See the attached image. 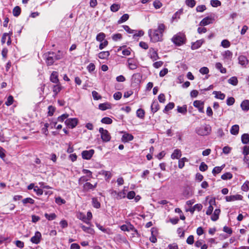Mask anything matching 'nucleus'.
Segmentation results:
<instances>
[{"label": "nucleus", "mask_w": 249, "mask_h": 249, "mask_svg": "<svg viewBox=\"0 0 249 249\" xmlns=\"http://www.w3.org/2000/svg\"><path fill=\"white\" fill-rule=\"evenodd\" d=\"M165 29L166 27L164 24L159 23L157 29H149L148 34L151 41L157 42L162 41L163 34Z\"/></svg>", "instance_id": "f257e3e1"}, {"label": "nucleus", "mask_w": 249, "mask_h": 249, "mask_svg": "<svg viewBox=\"0 0 249 249\" xmlns=\"http://www.w3.org/2000/svg\"><path fill=\"white\" fill-rule=\"evenodd\" d=\"M47 66H52L55 60L61 58L62 56L59 54H56L53 52H48L43 54Z\"/></svg>", "instance_id": "f03ea898"}, {"label": "nucleus", "mask_w": 249, "mask_h": 249, "mask_svg": "<svg viewBox=\"0 0 249 249\" xmlns=\"http://www.w3.org/2000/svg\"><path fill=\"white\" fill-rule=\"evenodd\" d=\"M185 36L183 33H179L173 36L172 42L177 46H179L185 42Z\"/></svg>", "instance_id": "7ed1b4c3"}, {"label": "nucleus", "mask_w": 249, "mask_h": 249, "mask_svg": "<svg viewBox=\"0 0 249 249\" xmlns=\"http://www.w3.org/2000/svg\"><path fill=\"white\" fill-rule=\"evenodd\" d=\"M99 132L101 134V139L104 142H108L111 139V136L108 131L102 127L99 128Z\"/></svg>", "instance_id": "20e7f679"}, {"label": "nucleus", "mask_w": 249, "mask_h": 249, "mask_svg": "<svg viewBox=\"0 0 249 249\" xmlns=\"http://www.w3.org/2000/svg\"><path fill=\"white\" fill-rule=\"evenodd\" d=\"M78 120L77 118H69L65 121V124L70 128H74L78 124Z\"/></svg>", "instance_id": "39448f33"}, {"label": "nucleus", "mask_w": 249, "mask_h": 249, "mask_svg": "<svg viewBox=\"0 0 249 249\" xmlns=\"http://www.w3.org/2000/svg\"><path fill=\"white\" fill-rule=\"evenodd\" d=\"M94 153L93 149H90L89 150H85L82 152V157L83 159L85 160H89L92 157Z\"/></svg>", "instance_id": "423d86ee"}, {"label": "nucleus", "mask_w": 249, "mask_h": 249, "mask_svg": "<svg viewBox=\"0 0 249 249\" xmlns=\"http://www.w3.org/2000/svg\"><path fill=\"white\" fill-rule=\"evenodd\" d=\"M194 106L198 108V111L201 113H204V102L200 100H196L193 103Z\"/></svg>", "instance_id": "0eeeda50"}, {"label": "nucleus", "mask_w": 249, "mask_h": 249, "mask_svg": "<svg viewBox=\"0 0 249 249\" xmlns=\"http://www.w3.org/2000/svg\"><path fill=\"white\" fill-rule=\"evenodd\" d=\"M238 63L243 67H246L249 63V60L246 56L244 55H240L238 58Z\"/></svg>", "instance_id": "6e6552de"}, {"label": "nucleus", "mask_w": 249, "mask_h": 249, "mask_svg": "<svg viewBox=\"0 0 249 249\" xmlns=\"http://www.w3.org/2000/svg\"><path fill=\"white\" fill-rule=\"evenodd\" d=\"M50 80L53 83L59 84L58 72L56 71H53L51 74Z\"/></svg>", "instance_id": "1a4fd4ad"}, {"label": "nucleus", "mask_w": 249, "mask_h": 249, "mask_svg": "<svg viewBox=\"0 0 249 249\" xmlns=\"http://www.w3.org/2000/svg\"><path fill=\"white\" fill-rule=\"evenodd\" d=\"M134 139L133 136L129 133L124 132L123 135L121 140L122 142L125 143L128 142L129 141H132Z\"/></svg>", "instance_id": "9d476101"}, {"label": "nucleus", "mask_w": 249, "mask_h": 249, "mask_svg": "<svg viewBox=\"0 0 249 249\" xmlns=\"http://www.w3.org/2000/svg\"><path fill=\"white\" fill-rule=\"evenodd\" d=\"M242 198L243 196L240 195H235L230 196H226L225 197L226 200L227 202L233 201L236 200H242Z\"/></svg>", "instance_id": "9b49d317"}, {"label": "nucleus", "mask_w": 249, "mask_h": 249, "mask_svg": "<svg viewBox=\"0 0 249 249\" xmlns=\"http://www.w3.org/2000/svg\"><path fill=\"white\" fill-rule=\"evenodd\" d=\"M213 20H214V18H211V17H207L204 18L200 22L199 25L200 26H204L207 25H208V24H209L210 23H213Z\"/></svg>", "instance_id": "f8f14e48"}, {"label": "nucleus", "mask_w": 249, "mask_h": 249, "mask_svg": "<svg viewBox=\"0 0 249 249\" xmlns=\"http://www.w3.org/2000/svg\"><path fill=\"white\" fill-rule=\"evenodd\" d=\"M97 183L92 185L90 182H86L83 185V190L87 192L90 190H93L97 186Z\"/></svg>", "instance_id": "ddd939ff"}, {"label": "nucleus", "mask_w": 249, "mask_h": 249, "mask_svg": "<svg viewBox=\"0 0 249 249\" xmlns=\"http://www.w3.org/2000/svg\"><path fill=\"white\" fill-rule=\"evenodd\" d=\"M41 234L40 232L36 231L35 234L31 238V241L35 244H38L40 242Z\"/></svg>", "instance_id": "4468645a"}, {"label": "nucleus", "mask_w": 249, "mask_h": 249, "mask_svg": "<svg viewBox=\"0 0 249 249\" xmlns=\"http://www.w3.org/2000/svg\"><path fill=\"white\" fill-rule=\"evenodd\" d=\"M128 66L130 70H134L137 68L136 62L131 58H129L127 60Z\"/></svg>", "instance_id": "2eb2a0df"}, {"label": "nucleus", "mask_w": 249, "mask_h": 249, "mask_svg": "<svg viewBox=\"0 0 249 249\" xmlns=\"http://www.w3.org/2000/svg\"><path fill=\"white\" fill-rule=\"evenodd\" d=\"M204 42V40L202 39L200 40H198L195 42H193L192 43L191 48L192 50H196L198 49L200 47V46L202 45V44Z\"/></svg>", "instance_id": "dca6fc26"}, {"label": "nucleus", "mask_w": 249, "mask_h": 249, "mask_svg": "<svg viewBox=\"0 0 249 249\" xmlns=\"http://www.w3.org/2000/svg\"><path fill=\"white\" fill-rule=\"evenodd\" d=\"M160 109V106L157 101L154 100L151 106V110L154 114Z\"/></svg>", "instance_id": "f3484780"}, {"label": "nucleus", "mask_w": 249, "mask_h": 249, "mask_svg": "<svg viewBox=\"0 0 249 249\" xmlns=\"http://www.w3.org/2000/svg\"><path fill=\"white\" fill-rule=\"evenodd\" d=\"M181 156V152L180 150L178 149H175L172 154L171 156V157L172 159H179Z\"/></svg>", "instance_id": "a211bd4d"}, {"label": "nucleus", "mask_w": 249, "mask_h": 249, "mask_svg": "<svg viewBox=\"0 0 249 249\" xmlns=\"http://www.w3.org/2000/svg\"><path fill=\"white\" fill-rule=\"evenodd\" d=\"M240 106L243 110L245 111H248L249 110V100H244L242 102Z\"/></svg>", "instance_id": "6ab92c4d"}, {"label": "nucleus", "mask_w": 249, "mask_h": 249, "mask_svg": "<svg viewBox=\"0 0 249 249\" xmlns=\"http://www.w3.org/2000/svg\"><path fill=\"white\" fill-rule=\"evenodd\" d=\"M149 51L151 53L150 54V58L153 61L156 60L159 58L157 53V51H156L153 48H151Z\"/></svg>", "instance_id": "aec40b11"}, {"label": "nucleus", "mask_w": 249, "mask_h": 249, "mask_svg": "<svg viewBox=\"0 0 249 249\" xmlns=\"http://www.w3.org/2000/svg\"><path fill=\"white\" fill-rule=\"evenodd\" d=\"M220 210L219 209H216L213 213L211 216V220L213 221H216L219 218V215L220 213Z\"/></svg>", "instance_id": "412c9836"}, {"label": "nucleus", "mask_w": 249, "mask_h": 249, "mask_svg": "<svg viewBox=\"0 0 249 249\" xmlns=\"http://www.w3.org/2000/svg\"><path fill=\"white\" fill-rule=\"evenodd\" d=\"M177 111L183 115H185L187 112V106L186 105H183L182 107L178 106Z\"/></svg>", "instance_id": "4be33fe9"}, {"label": "nucleus", "mask_w": 249, "mask_h": 249, "mask_svg": "<svg viewBox=\"0 0 249 249\" xmlns=\"http://www.w3.org/2000/svg\"><path fill=\"white\" fill-rule=\"evenodd\" d=\"M213 94H214L215 97L220 100H224L225 98V94L222 93L221 91H214L213 92Z\"/></svg>", "instance_id": "5701e85b"}, {"label": "nucleus", "mask_w": 249, "mask_h": 249, "mask_svg": "<svg viewBox=\"0 0 249 249\" xmlns=\"http://www.w3.org/2000/svg\"><path fill=\"white\" fill-rule=\"evenodd\" d=\"M110 53L108 51L101 52L98 54V57L100 59H107L109 56Z\"/></svg>", "instance_id": "b1692460"}, {"label": "nucleus", "mask_w": 249, "mask_h": 249, "mask_svg": "<svg viewBox=\"0 0 249 249\" xmlns=\"http://www.w3.org/2000/svg\"><path fill=\"white\" fill-rule=\"evenodd\" d=\"M110 108V105L108 103H102L99 105V109L101 110H106Z\"/></svg>", "instance_id": "393cba45"}, {"label": "nucleus", "mask_w": 249, "mask_h": 249, "mask_svg": "<svg viewBox=\"0 0 249 249\" xmlns=\"http://www.w3.org/2000/svg\"><path fill=\"white\" fill-rule=\"evenodd\" d=\"M239 129V125L237 124H235V125H233V126H232V127L230 130V132L231 134L236 135L238 134Z\"/></svg>", "instance_id": "a878e982"}, {"label": "nucleus", "mask_w": 249, "mask_h": 249, "mask_svg": "<svg viewBox=\"0 0 249 249\" xmlns=\"http://www.w3.org/2000/svg\"><path fill=\"white\" fill-rule=\"evenodd\" d=\"M241 141L244 144H249V134L247 133H245L243 134L241 136Z\"/></svg>", "instance_id": "bb28decb"}, {"label": "nucleus", "mask_w": 249, "mask_h": 249, "mask_svg": "<svg viewBox=\"0 0 249 249\" xmlns=\"http://www.w3.org/2000/svg\"><path fill=\"white\" fill-rule=\"evenodd\" d=\"M215 68L217 70H219L222 73H225L227 71L226 68H223L222 64L220 62H217L215 64Z\"/></svg>", "instance_id": "cd10ccee"}, {"label": "nucleus", "mask_w": 249, "mask_h": 249, "mask_svg": "<svg viewBox=\"0 0 249 249\" xmlns=\"http://www.w3.org/2000/svg\"><path fill=\"white\" fill-rule=\"evenodd\" d=\"M222 55L224 59H231L232 56V53L229 50H227L222 53Z\"/></svg>", "instance_id": "c85d7f7f"}, {"label": "nucleus", "mask_w": 249, "mask_h": 249, "mask_svg": "<svg viewBox=\"0 0 249 249\" xmlns=\"http://www.w3.org/2000/svg\"><path fill=\"white\" fill-rule=\"evenodd\" d=\"M175 107V104L173 102H170L165 107L163 112H167V111L172 109Z\"/></svg>", "instance_id": "c756f323"}, {"label": "nucleus", "mask_w": 249, "mask_h": 249, "mask_svg": "<svg viewBox=\"0 0 249 249\" xmlns=\"http://www.w3.org/2000/svg\"><path fill=\"white\" fill-rule=\"evenodd\" d=\"M62 89V87L59 84H56V85L53 86V92H54L55 95H57Z\"/></svg>", "instance_id": "7c9ffc66"}, {"label": "nucleus", "mask_w": 249, "mask_h": 249, "mask_svg": "<svg viewBox=\"0 0 249 249\" xmlns=\"http://www.w3.org/2000/svg\"><path fill=\"white\" fill-rule=\"evenodd\" d=\"M21 13V9L18 6L15 7L13 10V14L15 17H18Z\"/></svg>", "instance_id": "2f4dec72"}, {"label": "nucleus", "mask_w": 249, "mask_h": 249, "mask_svg": "<svg viewBox=\"0 0 249 249\" xmlns=\"http://www.w3.org/2000/svg\"><path fill=\"white\" fill-rule=\"evenodd\" d=\"M238 79L236 76H233L228 80V83L233 86H236L238 84Z\"/></svg>", "instance_id": "473e14b6"}, {"label": "nucleus", "mask_w": 249, "mask_h": 249, "mask_svg": "<svg viewBox=\"0 0 249 249\" xmlns=\"http://www.w3.org/2000/svg\"><path fill=\"white\" fill-rule=\"evenodd\" d=\"M128 18L129 15L127 14H124L118 21V23L121 24L122 23H123L127 20Z\"/></svg>", "instance_id": "72a5a7b5"}, {"label": "nucleus", "mask_w": 249, "mask_h": 249, "mask_svg": "<svg viewBox=\"0 0 249 249\" xmlns=\"http://www.w3.org/2000/svg\"><path fill=\"white\" fill-rule=\"evenodd\" d=\"M92 203L93 206L95 208L98 209L101 206L100 203L98 201L97 198L96 197H93L92 198Z\"/></svg>", "instance_id": "f704fd0d"}, {"label": "nucleus", "mask_w": 249, "mask_h": 249, "mask_svg": "<svg viewBox=\"0 0 249 249\" xmlns=\"http://www.w3.org/2000/svg\"><path fill=\"white\" fill-rule=\"evenodd\" d=\"M105 37L106 35L104 33H100L97 35L96 39L98 41L102 42L105 39Z\"/></svg>", "instance_id": "c9c22d12"}, {"label": "nucleus", "mask_w": 249, "mask_h": 249, "mask_svg": "<svg viewBox=\"0 0 249 249\" xmlns=\"http://www.w3.org/2000/svg\"><path fill=\"white\" fill-rule=\"evenodd\" d=\"M137 116L141 119H143L144 117L145 112L143 109L139 108L137 110Z\"/></svg>", "instance_id": "e433bc0d"}, {"label": "nucleus", "mask_w": 249, "mask_h": 249, "mask_svg": "<svg viewBox=\"0 0 249 249\" xmlns=\"http://www.w3.org/2000/svg\"><path fill=\"white\" fill-rule=\"evenodd\" d=\"M210 4L213 7H217L221 6V2L219 0H211L210 1Z\"/></svg>", "instance_id": "4c0bfd02"}, {"label": "nucleus", "mask_w": 249, "mask_h": 249, "mask_svg": "<svg viewBox=\"0 0 249 249\" xmlns=\"http://www.w3.org/2000/svg\"><path fill=\"white\" fill-rule=\"evenodd\" d=\"M44 216L48 220H54L56 217V215L54 213L51 214L46 213H45Z\"/></svg>", "instance_id": "58836bf2"}, {"label": "nucleus", "mask_w": 249, "mask_h": 249, "mask_svg": "<svg viewBox=\"0 0 249 249\" xmlns=\"http://www.w3.org/2000/svg\"><path fill=\"white\" fill-rule=\"evenodd\" d=\"M223 168V166H220V167H219V166L215 167L212 171V173L213 174V175L214 176H215L216 174H218L221 172Z\"/></svg>", "instance_id": "ea45409f"}, {"label": "nucleus", "mask_w": 249, "mask_h": 249, "mask_svg": "<svg viewBox=\"0 0 249 249\" xmlns=\"http://www.w3.org/2000/svg\"><path fill=\"white\" fill-rule=\"evenodd\" d=\"M101 123L107 124H111L112 123V120L111 118L106 117L102 119L101 120Z\"/></svg>", "instance_id": "a19ab883"}, {"label": "nucleus", "mask_w": 249, "mask_h": 249, "mask_svg": "<svg viewBox=\"0 0 249 249\" xmlns=\"http://www.w3.org/2000/svg\"><path fill=\"white\" fill-rule=\"evenodd\" d=\"M120 8V5L119 4L114 3L110 6V10L113 12L118 11Z\"/></svg>", "instance_id": "79ce46f5"}, {"label": "nucleus", "mask_w": 249, "mask_h": 249, "mask_svg": "<svg viewBox=\"0 0 249 249\" xmlns=\"http://www.w3.org/2000/svg\"><path fill=\"white\" fill-rule=\"evenodd\" d=\"M232 177V174L230 172H227L221 176V178L223 180L231 179Z\"/></svg>", "instance_id": "37998d69"}, {"label": "nucleus", "mask_w": 249, "mask_h": 249, "mask_svg": "<svg viewBox=\"0 0 249 249\" xmlns=\"http://www.w3.org/2000/svg\"><path fill=\"white\" fill-rule=\"evenodd\" d=\"M196 133L200 136H205L206 135V133L205 132L203 127L202 126L198 127L196 129Z\"/></svg>", "instance_id": "c03bdc74"}, {"label": "nucleus", "mask_w": 249, "mask_h": 249, "mask_svg": "<svg viewBox=\"0 0 249 249\" xmlns=\"http://www.w3.org/2000/svg\"><path fill=\"white\" fill-rule=\"evenodd\" d=\"M221 45L225 48H227L230 46L231 43L229 40L227 39H224L222 41Z\"/></svg>", "instance_id": "a18cd8bd"}, {"label": "nucleus", "mask_w": 249, "mask_h": 249, "mask_svg": "<svg viewBox=\"0 0 249 249\" xmlns=\"http://www.w3.org/2000/svg\"><path fill=\"white\" fill-rule=\"evenodd\" d=\"M55 110V107L50 106L48 107V115L49 116H52L53 115V113Z\"/></svg>", "instance_id": "49530a36"}, {"label": "nucleus", "mask_w": 249, "mask_h": 249, "mask_svg": "<svg viewBox=\"0 0 249 249\" xmlns=\"http://www.w3.org/2000/svg\"><path fill=\"white\" fill-rule=\"evenodd\" d=\"M185 3L187 6L193 8L195 6L196 2L195 0H186Z\"/></svg>", "instance_id": "de8ad7c7"}, {"label": "nucleus", "mask_w": 249, "mask_h": 249, "mask_svg": "<svg viewBox=\"0 0 249 249\" xmlns=\"http://www.w3.org/2000/svg\"><path fill=\"white\" fill-rule=\"evenodd\" d=\"M22 201L24 204H25L27 203H30L31 204H33L35 203V200L30 197H27L25 199H23Z\"/></svg>", "instance_id": "09e8293b"}, {"label": "nucleus", "mask_w": 249, "mask_h": 249, "mask_svg": "<svg viewBox=\"0 0 249 249\" xmlns=\"http://www.w3.org/2000/svg\"><path fill=\"white\" fill-rule=\"evenodd\" d=\"M14 98L12 95H9L7 99V101L5 102V104L6 106H9L11 105L13 103Z\"/></svg>", "instance_id": "8fccbe9b"}, {"label": "nucleus", "mask_w": 249, "mask_h": 249, "mask_svg": "<svg viewBox=\"0 0 249 249\" xmlns=\"http://www.w3.org/2000/svg\"><path fill=\"white\" fill-rule=\"evenodd\" d=\"M112 194H117V199H121L122 198H124L125 195V194L123 192L117 193L116 191H114L112 192Z\"/></svg>", "instance_id": "3c124183"}, {"label": "nucleus", "mask_w": 249, "mask_h": 249, "mask_svg": "<svg viewBox=\"0 0 249 249\" xmlns=\"http://www.w3.org/2000/svg\"><path fill=\"white\" fill-rule=\"evenodd\" d=\"M182 11L181 10H179L178 11L176 12L173 16L172 18V22L177 18H179V15L182 13Z\"/></svg>", "instance_id": "603ef678"}, {"label": "nucleus", "mask_w": 249, "mask_h": 249, "mask_svg": "<svg viewBox=\"0 0 249 249\" xmlns=\"http://www.w3.org/2000/svg\"><path fill=\"white\" fill-rule=\"evenodd\" d=\"M202 127H203L204 130L206 133V135L210 133L211 131V127L210 125L205 124Z\"/></svg>", "instance_id": "864d4df0"}, {"label": "nucleus", "mask_w": 249, "mask_h": 249, "mask_svg": "<svg viewBox=\"0 0 249 249\" xmlns=\"http://www.w3.org/2000/svg\"><path fill=\"white\" fill-rule=\"evenodd\" d=\"M133 228H134V227L132 225L129 226L123 225L121 227V230L124 231H129L130 229H132Z\"/></svg>", "instance_id": "5fc2aeb1"}, {"label": "nucleus", "mask_w": 249, "mask_h": 249, "mask_svg": "<svg viewBox=\"0 0 249 249\" xmlns=\"http://www.w3.org/2000/svg\"><path fill=\"white\" fill-rule=\"evenodd\" d=\"M199 168L201 171L204 172L207 170L208 166L204 162H202L200 163Z\"/></svg>", "instance_id": "6e6d98bb"}, {"label": "nucleus", "mask_w": 249, "mask_h": 249, "mask_svg": "<svg viewBox=\"0 0 249 249\" xmlns=\"http://www.w3.org/2000/svg\"><path fill=\"white\" fill-rule=\"evenodd\" d=\"M92 95L93 96V99L95 100H99L102 98L101 96L100 95L98 94V93L95 90L92 92Z\"/></svg>", "instance_id": "4d7b16f0"}, {"label": "nucleus", "mask_w": 249, "mask_h": 249, "mask_svg": "<svg viewBox=\"0 0 249 249\" xmlns=\"http://www.w3.org/2000/svg\"><path fill=\"white\" fill-rule=\"evenodd\" d=\"M34 191L35 192L36 195L38 196H41L43 193V190L41 189H39L38 186H35L34 187Z\"/></svg>", "instance_id": "13d9d810"}, {"label": "nucleus", "mask_w": 249, "mask_h": 249, "mask_svg": "<svg viewBox=\"0 0 249 249\" xmlns=\"http://www.w3.org/2000/svg\"><path fill=\"white\" fill-rule=\"evenodd\" d=\"M112 38L114 41H116L118 40L121 39L122 38V36L121 34H119V33L114 34L112 36Z\"/></svg>", "instance_id": "bf43d9fd"}, {"label": "nucleus", "mask_w": 249, "mask_h": 249, "mask_svg": "<svg viewBox=\"0 0 249 249\" xmlns=\"http://www.w3.org/2000/svg\"><path fill=\"white\" fill-rule=\"evenodd\" d=\"M133 78L137 80V82H140L142 78V75L140 73H136L133 75Z\"/></svg>", "instance_id": "052dcab7"}, {"label": "nucleus", "mask_w": 249, "mask_h": 249, "mask_svg": "<svg viewBox=\"0 0 249 249\" xmlns=\"http://www.w3.org/2000/svg\"><path fill=\"white\" fill-rule=\"evenodd\" d=\"M235 102V99L233 97H231L228 98L226 101V103L228 106H231Z\"/></svg>", "instance_id": "680f3d73"}, {"label": "nucleus", "mask_w": 249, "mask_h": 249, "mask_svg": "<svg viewBox=\"0 0 249 249\" xmlns=\"http://www.w3.org/2000/svg\"><path fill=\"white\" fill-rule=\"evenodd\" d=\"M243 149V154L245 156L244 157H247V156L249 154V146H244Z\"/></svg>", "instance_id": "e2e57ef3"}, {"label": "nucleus", "mask_w": 249, "mask_h": 249, "mask_svg": "<svg viewBox=\"0 0 249 249\" xmlns=\"http://www.w3.org/2000/svg\"><path fill=\"white\" fill-rule=\"evenodd\" d=\"M206 9V7L205 5H198L196 8V10L198 12H202Z\"/></svg>", "instance_id": "0e129e2a"}, {"label": "nucleus", "mask_w": 249, "mask_h": 249, "mask_svg": "<svg viewBox=\"0 0 249 249\" xmlns=\"http://www.w3.org/2000/svg\"><path fill=\"white\" fill-rule=\"evenodd\" d=\"M95 65L92 63H90L88 66H87V70L89 72H91L95 70Z\"/></svg>", "instance_id": "69168bd1"}, {"label": "nucleus", "mask_w": 249, "mask_h": 249, "mask_svg": "<svg viewBox=\"0 0 249 249\" xmlns=\"http://www.w3.org/2000/svg\"><path fill=\"white\" fill-rule=\"evenodd\" d=\"M82 172L83 174H86L87 177L90 178H92V173L90 170L84 169L82 170Z\"/></svg>", "instance_id": "338daca9"}, {"label": "nucleus", "mask_w": 249, "mask_h": 249, "mask_svg": "<svg viewBox=\"0 0 249 249\" xmlns=\"http://www.w3.org/2000/svg\"><path fill=\"white\" fill-rule=\"evenodd\" d=\"M122 96V94L121 92L118 91L115 92L113 95V97L115 100H120Z\"/></svg>", "instance_id": "774afa93"}]
</instances>
